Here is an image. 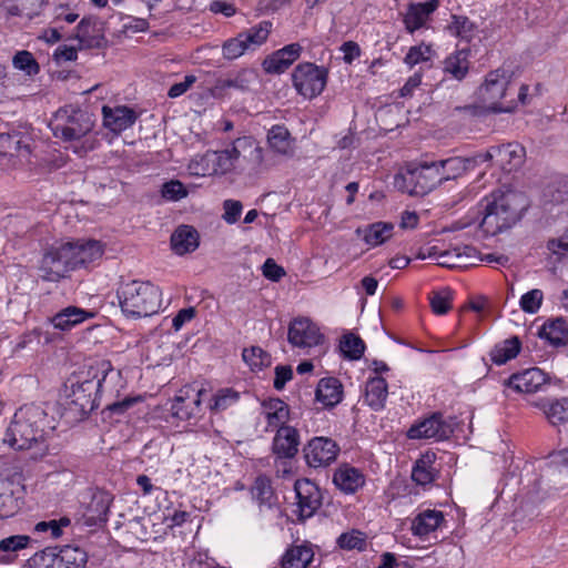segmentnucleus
I'll list each match as a JSON object with an SVG mask.
<instances>
[{
  "instance_id": "1",
  "label": "nucleus",
  "mask_w": 568,
  "mask_h": 568,
  "mask_svg": "<svg viewBox=\"0 0 568 568\" xmlns=\"http://www.w3.org/2000/svg\"><path fill=\"white\" fill-rule=\"evenodd\" d=\"M483 202L485 205L480 229L487 235H496L511 227L527 207L524 194L514 190L494 191Z\"/></svg>"
},
{
  "instance_id": "2",
  "label": "nucleus",
  "mask_w": 568,
  "mask_h": 568,
  "mask_svg": "<svg viewBox=\"0 0 568 568\" xmlns=\"http://www.w3.org/2000/svg\"><path fill=\"white\" fill-rule=\"evenodd\" d=\"M116 296L123 314L132 318L156 314L162 306L160 288L149 281L122 282L116 290Z\"/></svg>"
},
{
  "instance_id": "3",
  "label": "nucleus",
  "mask_w": 568,
  "mask_h": 568,
  "mask_svg": "<svg viewBox=\"0 0 568 568\" xmlns=\"http://www.w3.org/2000/svg\"><path fill=\"white\" fill-rule=\"evenodd\" d=\"M49 128L57 139L64 142L80 141L92 131L94 120L88 111L67 104L53 113Z\"/></svg>"
},
{
  "instance_id": "4",
  "label": "nucleus",
  "mask_w": 568,
  "mask_h": 568,
  "mask_svg": "<svg viewBox=\"0 0 568 568\" xmlns=\"http://www.w3.org/2000/svg\"><path fill=\"white\" fill-rule=\"evenodd\" d=\"M435 162L409 163L395 176V185L410 195H425L442 184V175Z\"/></svg>"
},
{
  "instance_id": "5",
  "label": "nucleus",
  "mask_w": 568,
  "mask_h": 568,
  "mask_svg": "<svg viewBox=\"0 0 568 568\" xmlns=\"http://www.w3.org/2000/svg\"><path fill=\"white\" fill-rule=\"evenodd\" d=\"M513 73L504 68L490 71L478 90L484 106L493 112H513L517 103L514 100L503 101L507 94Z\"/></svg>"
},
{
  "instance_id": "6",
  "label": "nucleus",
  "mask_w": 568,
  "mask_h": 568,
  "mask_svg": "<svg viewBox=\"0 0 568 568\" xmlns=\"http://www.w3.org/2000/svg\"><path fill=\"white\" fill-rule=\"evenodd\" d=\"M120 376V371L110 368L102 378H87L74 382L70 381V389L67 394L70 399V404L73 405L80 414H89L97 406V396L103 385L119 378Z\"/></svg>"
},
{
  "instance_id": "7",
  "label": "nucleus",
  "mask_w": 568,
  "mask_h": 568,
  "mask_svg": "<svg viewBox=\"0 0 568 568\" xmlns=\"http://www.w3.org/2000/svg\"><path fill=\"white\" fill-rule=\"evenodd\" d=\"M293 84L300 94L313 99L322 93L327 81V71L313 63L298 64L293 74Z\"/></svg>"
},
{
  "instance_id": "8",
  "label": "nucleus",
  "mask_w": 568,
  "mask_h": 568,
  "mask_svg": "<svg viewBox=\"0 0 568 568\" xmlns=\"http://www.w3.org/2000/svg\"><path fill=\"white\" fill-rule=\"evenodd\" d=\"M71 242L49 248L40 263V276L44 281L55 282L74 270L71 257Z\"/></svg>"
},
{
  "instance_id": "9",
  "label": "nucleus",
  "mask_w": 568,
  "mask_h": 568,
  "mask_svg": "<svg viewBox=\"0 0 568 568\" xmlns=\"http://www.w3.org/2000/svg\"><path fill=\"white\" fill-rule=\"evenodd\" d=\"M207 395L204 388L185 385L175 396L172 405L173 414L181 420L196 416L201 412L203 398Z\"/></svg>"
},
{
  "instance_id": "10",
  "label": "nucleus",
  "mask_w": 568,
  "mask_h": 568,
  "mask_svg": "<svg viewBox=\"0 0 568 568\" xmlns=\"http://www.w3.org/2000/svg\"><path fill=\"white\" fill-rule=\"evenodd\" d=\"M287 338L294 347L311 348L322 344L324 336L311 320L298 317L291 322Z\"/></svg>"
},
{
  "instance_id": "11",
  "label": "nucleus",
  "mask_w": 568,
  "mask_h": 568,
  "mask_svg": "<svg viewBox=\"0 0 568 568\" xmlns=\"http://www.w3.org/2000/svg\"><path fill=\"white\" fill-rule=\"evenodd\" d=\"M338 452V445L328 437H315L304 449L307 465L314 468L328 466L336 459Z\"/></svg>"
},
{
  "instance_id": "12",
  "label": "nucleus",
  "mask_w": 568,
  "mask_h": 568,
  "mask_svg": "<svg viewBox=\"0 0 568 568\" xmlns=\"http://www.w3.org/2000/svg\"><path fill=\"white\" fill-rule=\"evenodd\" d=\"M294 490L296 494L300 517H312L322 504V496L318 487L310 479L303 478L295 481Z\"/></svg>"
},
{
  "instance_id": "13",
  "label": "nucleus",
  "mask_w": 568,
  "mask_h": 568,
  "mask_svg": "<svg viewBox=\"0 0 568 568\" xmlns=\"http://www.w3.org/2000/svg\"><path fill=\"white\" fill-rule=\"evenodd\" d=\"M74 39L79 42V49H99L106 44L103 26L92 19H82L77 26Z\"/></svg>"
},
{
  "instance_id": "14",
  "label": "nucleus",
  "mask_w": 568,
  "mask_h": 568,
  "mask_svg": "<svg viewBox=\"0 0 568 568\" xmlns=\"http://www.w3.org/2000/svg\"><path fill=\"white\" fill-rule=\"evenodd\" d=\"M439 0H429L427 2H410L406 12L403 14L405 29L409 33L426 26L432 13L438 8Z\"/></svg>"
},
{
  "instance_id": "15",
  "label": "nucleus",
  "mask_w": 568,
  "mask_h": 568,
  "mask_svg": "<svg viewBox=\"0 0 568 568\" xmlns=\"http://www.w3.org/2000/svg\"><path fill=\"white\" fill-rule=\"evenodd\" d=\"M38 428H6L1 437L3 444L16 450H26L43 445Z\"/></svg>"
},
{
  "instance_id": "16",
  "label": "nucleus",
  "mask_w": 568,
  "mask_h": 568,
  "mask_svg": "<svg viewBox=\"0 0 568 568\" xmlns=\"http://www.w3.org/2000/svg\"><path fill=\"white\" fill-rule=\"evenodd\" d=\"M102 113L104 126L114 133H121L131 128L138 119L135 111L125 105L114 108L104 105Z\"/></svg>"
},
{
  "instance_id": "17",
  "label": "nucleus",
  "mask_w": 568,
  "mask_h": 568,
  "mask_svg": "<svg viewBox=\"0 0 568 568\" xmlns=\"http://www.w3.org/2000/svg\"><path fill=\"white\" fill-rule=\"evenodd\" d=\"M302 47L291 43L267 57L263 67L267 73H282L287 70L301 55Z\"/></svg>"
},
{
  "instance_id": "18",
  "label": "nucleus",
  "mask_w": 568,
  "mask_h": 568,
  "mask_svg": "<svg viewBox=\"0 0 568 568\" xmlns=\"http://www.w3.org/2000/svg\"><path fill=\"white\" fill-rule=\"evenodd\" d=\"M445 523L443 511L436 509H424L412 519L410 531L414 536L425 538L436 531Z\"/></svg>"
},
{
  "instance_id": "19",
  "label": "nucleus",
  "mask_w": 568,
  "mask_h": 568,
  "mask_svg": "<svg viewBox=\"0 0 568 568\" xmlns=\"http://www.w3.org/2000/svg\"><path fill=\"white\" fill-rule=\"evenodd\" d=\"M71 257L73 267L85 266L100 260L104 253L103 244L97 240L78 241L71 243Z\"/></svg>"
},
{
  "instance_id": "20",
  "label": "nucleus",
  "mask_w": 568,
  "mask_h": 568,
  "mask_svg": "<svg viewBox=\"0 0 568 568\" xmlns=\"http://www.w3.org/2000/svg\"><path fill=\"white\" fill-rule=\"evenodd\" d=\"M365 475L357 468L343 464L333 475L334 485L344 494H354L365 485Z\"/></svg>"
},
{
  "instance_id": "21",
  "label": "nucleus",
  "mask_w": 568,
  "mask_h": 568,
  "mask_svg": "<svg viewBox=\"0 0 568 568\" xmlns=\"http://www.w3.org/2000/svg\"><path fill=\"white\" fill-rule=\"evenodd\" d=\"M546 383L545 373L537 367L524 371L523 373L513 374L507 385L519 393H535Z\"/></svg>"
},
{
  "instance_id": "22",
  "label": "nucleus",
  "mask_w": 568,
  "mask_h": 568,
  "mask_svg": "<svg viewBox=\"0 0 568 568\" xmlns=\"http://www.w3.org/2000/svg\"><path fill=\"white\" fill-rule=\"evenodd\" d=\"M497 163L506 172L519 169L525 161L526 150L518 143L496 146Z\"/></svg>"
},
{
  "instance_id": "23",
  "label": "nucleus",
  "mask_w": 568,
  "mask_h": 568,
  "mask_svg": "<svg viewBox=\"0 0 568 568\" xmlns=\"http://www.w3.org/2000/svg\"><path fill=\"white\" fill-rule=\"evenodd\" d=\"M394 225L387 222H376L365 227H358L355 233L368 246L382 245L393 236Z\"/></svg>"
},
{
  "instance_id": "24",
  "label": "nucleus",
  "mask_w": 568,
  "mask_h": 568,
  "mask_svg": "<svg viewBox=\"0 0 568 568\" xmlns=\"http://www.w3.org/2000/svg\"><path fill=\"white\" fill-rule=\"evenodd\" d=\"M300 445V436L296 428H277L273 440V452L280 457H293Z\"/></svg>"
},
{
  "instance_id": "25",
  "label": "nucleus",
  "mask_w": 568,
  "mask_h": 568,
  "mask_svg": "<svg viewBox=\"0 0 568 568\" xmlns=\"http://www.w3.org/2000/svg\"><path fill=\"white\" fill-rule=\"evenodd\" d=\"M171 246L179 255L193 252L199 246L197 231L190 225L179 226L171 236Z\"/></svg>"
},
{
  "instance_id": "26",
  "label": "nucleus",
  "mask_w": 568,
  "mask_h": 568,
  "mask_svg": "<svg viewBox=\"0 0 568 568\" xmlns=\"http://www.w3.org/2000/svg\"><path fill=\"white\" fill-rule=\"evenodd\" d=\"M315 396L325 407H333L342 400L343 386L337 378H322L317 384Z\"/></svg>"
},
{
  "instance_id": "27",
  "label": "nucleus",
  "mask_w": 568,
  "mask_h": 568,
  "mask_svg": "<svg viewBox=\"0 0 568 568\" xmlns=\"http://www.w3.org/2000/svg\"><path fill=\"white\" fill-rule=\"evenodd\" d=\"M93 313H90L83 308L77 306H69L55 314L51 322L55 328L61 331H68L77 324L82 323L89 317H92Z\"/></svg>"
},
{
  "instance_id": "28",
  "label": "nucleus",
  "mask_w": 568,
  "mask_h": 568,
  "mask_svg": "<svg viewBox=\"0 0 568 568\" xmlns=\"http://www.w3.org/2000/svg\"><path fill=\"white\" fill-rule=\"evenodd\" d=\"M539 336L547 339L552 346L566 345L568 341L567 322L558 317L545 323L539 331Z\"/></svg>"
},
{
  "instance_id": "29",
  "label": "nucleus",
  "mask_w": 568,
  "mask_h": 568,
  "mask_svg": "<svg viewBox=\"0 0 568 568\" xmlns=\"http://www.w3.org/2000/svg\"><path fill=\"white\" fill-rule=\"evenodd\" d=\"M314 551L311 546L296 545L286 550L282 558L283 568H307L313 560Z\"/></svg>"
},
{
  "instance_id": "30",
  "label": "nucleus",
  "mask_w": 568,
  "mask_h": 568,
  "mask_svg": "<svg viewBox=\"0 0 568 568\" xmlns=\"http://www.w3.org/2000/svg\"><path fill=\"white\" fill-rule=\"evenodd\" d=\"M234 143L237 160L242 156L247 160L253 168L262 164L263 150L252 136L237 138Z\"/></svg>"
},
{
  "instance_id": "31",
  "label": "nucleus",
  "mask_w": 568,
  "mask_h": 568,
  "mask_svg": "<svg viewBox=\"0 0 568 568\" xmlns=\"http://www.w3.org/2000/svg\"><path fill=\"white\" fill-rule=\"evenodd\" d=\"M387 398V383L382 377L371 378L365 387V403L375 410L384 407Z\"/></svg>"
},
{
  "instance_id": "32",
  "label": "nucleus",
  "mask_w": 568,
  "mask_h": 568,
  "mask_svg": "<svg viewBox=\"0 0 568 568\" xmlns=\"http://www.w3.org/2000/svg\"><path fill=\"white\" fill-rule=\"evenodd\" d=\"M263 415L268 426H285L290 419L287 404L278 398L263 403Z\"/></svg>"
},
{
  "instance_id": "33",
  "label": "nucleus",
  "mask_w": 568,
  "mask_h": 568,
  "mask_svg": "<svg viewBox=\"0 0 568 568\" xmlns=\"http://www.w3.org/2000/svg\"><path fill=\"white\" fill-rule=\"evenodd\" d=\"M267 141L276 153L288 155L293 152V139L284 125H273L268 131Z\"/></svg>"
},
{
  "instance_id": "34",
  "label": "nucleus",
  "mask_w": 568,
  "mask_h": 568,
  "mask_svg": "<svg viewBox=\"0 0 568 568\" xmlns=\"http://www.w3.org/2000/svg\"><path fill=\"white\" fill-rule=\"evenodd\" d=\"M469 51L468 50H459L444 61V72L446 74H450L454 79L460 81L463 80L469 69Z\"/></svg>"
},
{
  "instance_id": "35",
  "label": "nucleus",
  "mask_w": 568,
  "mask_h": 568,
  "mask_svg": "<svg viewBox=\"0 0 568 568\" xmlns=\"http://www.w3.org/2000/svg\"><path fill=\"white\" fill-rule=\"evenodd\" d=\"M520 346L521 343L516 336L505 339L491 349L490 359L496 365H503L518 355Z\"/></svg>"
},
{
  "instance_id": "36",
  "label": "nucleus",
  "mask_w": 568,
  "mask_h": 568,
  "mask_svg": "<svg viewBox=\"0 0 568 568\" xmlns=\"http://www.w3.org/2000/svg\"><path fill=\"white\" fill-rule=\"evenodd\" d=\"M214 175H224L235 169L237 154L235 152V143L233 142L232 149L223 151H210Z\"/></svg>"
},
{
  "instance_id": "37",
  "label": "nucleus",
  "mask_w": 568,
  "mask_h": 568,
  "mask_svg": "<svg viewBox=\"0 0 568 568\" xmlns=\"http://www.w3.org/2000/svg\"><path fill=\"white\" fill-rule=\"evenodd\" d=\"M469 163V159H463L459 156L436 161V164L439 166L438 171L442 175L443 182L460 176L467 171Z\"/></svg>"
},
{
  "instance_id": "38",
  "label": "nucleus",
  "mask_w": 568,
  "mask_h": 568,
  "mask_svg": "<svg viewBox=\"0 0 568 568\" xmlns=\"http://www.w3.org/2000/svg\"><path fill=\"white\" fill-rule=\"evenodd\" d=\"M273 28V23L268 20L261 21L258 24L253 26L252 28L241 32L248 49L254 50L261 47L266 42L271 31Z\"/></svg>"
},
{
  "instance_id": "39",
  "label": "nucleus",
  "mask_w": 568,
  "mask_h": 568,
  "mask_svg": "<svg viewBox=\"0 0 568 568\" xmlns=\"http://www.w3.org/2000/svg\"><path fill=\"white\" fill-rule=\"evenodd\" d=\"M59 554L63 568H84L88 562V554L78 546L67 545Z\"/></svg>"
},
{
  "instance_id": "40",
  "label": "nucleus",
  "mask_w": 568,
  "mask_h": 568,
  "mask_svg": "<svg viewBox=\"0 0 568 568\" xmlns=\"http://www.w3.org/2000/svg\"><path fill=\"white\" fill-rule=\"evenodd\" d=\"M18 509V501L13 497L12 484L0 478V518L12 516Z\"/></svg>"
},
{
  "instance_id": "41",
  "label": "nucleus",
  "mask_w": 568,
  "mask_h": 568,
  "mask_svg": "<svg viewBox=\"0 0 568 568\" xmlns=\"http://www.w3.org/2000/svg\"><path fill=\"white\" fill-rule=\"evenodd\" d=\"M255 80V72L252 70H242L234 78L222 79L216 82V89H237L245 91L250 84Z\"/></svg>"
},
{
  "instance_id": "42",
  "label": "nucleus",
  "mask_w": 568,
  "mask_h": 568,
  "mask_svg": "<svg viewBox=\"0 0 568 568\" xmlns=\"http://www.w3.org/2000/svg\"><path fill=\"white\" fill-rule=\"evenodd\" d=\"M45 417L44 410L37 405H24L14 414V423L36 426L43 423Z\"/></svg>"
},
{
  "instance_id": "43",
  "label": "nucleus",
  "mask_w": 568,
  "mask_h": 568,
  "mask_svg": "<svg viewBox=\"0 0 568 568\" xmlns=\"http://www.w3.org/2000/svg\"><path fill=\"white\" fill-rule=\"evenodd\" d=\"M341 352L349 359H359L364 353L365 344L361 337L353 333L345 334L339 344Z\"/></svg>"
},
{
  "instance_id": "44",
  "label": "nucleus",
  "mask_w": 568,
  "mask_h": 568,
  "mask_svg": "<svg viewBox=\"0 0 568 568\" xmlns=\"http://www.w3.org/2000/svg\"><path fill=\"white\" fill-rule=\"evenodd\" d=\"M12 64L14 69L23 71L29 77H33L40 71V65L33 54L27 50L18 51L13 55Z\"/></svg>"
},
{
  "instance_id": "45",
  "label": "nucleus",
  "mask_w": 568,
  "mask_h": 568,
  "mask_svg": "<svg viewBox=\"0 0 568 568\" xmlns=\"http://www.w3.org/2000/svg\"><path fill=\"white\" fill-rule=\"evenodd\" d=\"M187 171L191 175L194 176H210L214 175V169L212 164V159L210 156V151L204 154H197L191 159L187 164Z\"/></svg>"
},
{
  "instance_id": "46",
  "label": "nucleus",
  "mask_w": 568,
  "mask_h": 568,
  "mask_svg": "<svg viewBox=\"0 0 568 568\" xmlns=\"http://www.w3.org/2000/svg\"><path fill=\"white\" fill-rule=\"evenodd\" d=\"M242 357L252 369H261L271 363L270 355L258 346L244 348Z\"/></svg>"
},
{
  "instance_id": "47",
  "label": "nucleus",
  "mask_w": 568,
  "mask_h": 568,
  "mask_svg": "<svg viewBox=\"0 0 568 568\" xmlns=\"http://www.w3.org/2000/svg\"><path fill=\"white\" fill-rule=\"evenodd\" d=\"M545 413L551 424L567 423L568 422V397L556 399L551 402Z\"/></svg>"
},
{
  "instance_id": "48",
  "label": "nucleus",
  "mask_w": 568,
  "mask_h": 568,
  "mask_svg": "<svg viewBox=\"0 0 568 568\" xmlns=\"http://www.w3.org/2000/svg\"><path fill=\"white\" fill-rule=\"evenodd\" d=\"M248 49L242 33L226 40L222 45L223 57L227 60H234L243 55Z\"/></svg>"
},
{
  "instance_id": "49",
  "label": "nucleus",
  "mask_w": 568,
  "mask_h": 568,
  "mask_svg": "<svg viewBox=\"0 0 568 568\" xmlns=\"http://www.w3.org/2000/svg\"><path fill=\"white\" fill-rule=\"evenodd\" d=\"M36 568H63L59 550L44 549L32 557Z\"/></svg>"
},
{
  "instance_id": "50",
  "label": "nucleus",
  "mask_w": 568,
  "mask_h": 568,
  "mask_svg": "<svg viewBox=\"0 0 568 568\" xmlns=\"http://www.w3.org/2000/svg\"><path fill=\"white\" fill-rule=\"evenodd\" d=\"M449 30L456 37L468 41L474 34L475 26L467 17L453 16Z\"/></svg>"
},
{
  "instance_id": "51",
  "label": "nucleus",
  "mask_w": 568,
  "mask_h": 568,
  "mask_svg": "<svg viewBox=\"0 0 568 568\" xmlns=\"http://www.w3.org/2000/svg\"><path fill=\"white\" fill-rule=\"evenodd\" d=\"M435 475L428 460L419 459L412 470V479L420 486L429 485L434 481Z\"/></svg>"
},
{
  "instance_id": "52",
  "label": "nucleus",
  "mask_w": 568,
  "mask_h": 568,
  "mask_svg": "<svg viewBox=\"0 0 568 568\" xmlns=\"http://www.w3.org/2000/svg\"><path fill=\"white\" fill-rule=\"evenodd\" d=\"M239 399V393L224 388L219 390L212 398V403L210 404V409L215 412H221L236 403Z\"/></svg>"
},
{
  "instance_id": "53",
  "label": "nucleus",
  "mask_w": 568,
  "mask_h": 568,
  "mask_svg": "<svg viewBox=\"0 0 568 568\" xmlns=\"http://www.w3.org/2000/svg\"><path fill=\"white\" fill-rule=\"evenodd\" d=\"M453 433V428H408L407 437L416 438H434L435 440H444Z\"/></svg>"
},
{
  "instance_id": "54",
  "label": "nucleus",
  "mask_w": 568,
  "mask_h": 568,
  "mask_svg": "<svg viewBox=\"0 0 568 568\" xmlns=\"http://www.w3.org/2000/svg\"><path fill=\"white\" fill-rule=\"evenodd\" d=\"M93 507L95 508L93 514H85V524L88 526H93L100 523H105L108 519L109 505L104 498L94 497L90 505V509Z\"/></svg>"
},
{
  "instance_id": "55",
  "label": "nucleus",
  "mask_w": 568,
  "mask_h": 568,
  "mask_svg": "<svg viewBox=\"0 0 568 568\" xmlns=\"http://www.w3.org/2000/svg\"><path fill=\"white\" fill-rule=\"evenodd\" d=\"M337 544L341 548L352 550V549H363L365 547L366 540L365 535L359 530H351L342 534Z\"/></svg>"
},
{
  "instance_id": "56",
  "label": "nucleus",
  "mask_w": 568,
  "mask_h": 568,
  "mask_svg": "<svg viewBox=\"0 0 568 568\" xmlns=\"http://www.w3.org/2000/svg\"><path fill=\"white\" fill-rule=\"evenodd\" d=\"M544 294L540 290L535 288L525 293L520 298V307L524 312L535 314L541 306Z\"/></svg>"
},
{
  "instance_id": "57",
  "label": "nucleus",
  "mask_w": 568,
  "mask_h": 568,
  "mask_svg": "<svg viewBox=\"0 0 568 568\" xmlns=\"http://www.w3.org/2000/svg\"><path fill=\"white\" fill-rule=\"evenodd\" d=\"M161 194L165 200L180 201L187 196V190L182 182L172 180L163 184Z\"/></svg>"
},
{
  "instance_id": "58",
  "label": "nucleus",
  "mask_w": 568,
  "mask_h": 568,
  "mask_svg": "<svg viewBox=\"0 0 568 568\" xmlns=\"http://www.w3.org/2000/svg\"><path fill=\"white\" fill-rule=\"evenodd\" d=\"M30 537L27 535H14L0 540V552H17L27 548Z\"/></svg>"
},
{
  "instance_id": "59",
  "label": "nucleus",
  "mask_w": 568,
  "mask_h": 568,
  "mask_svg": "<svg viewBox=\"0 0 568 568\" xmlns=\"http://www.w3.org/2000/svg\"><path fill=\"white\" fill-rule=\"evenodd\" d=\"M430 306L435 314H446L452 308V292L446 290L435 293L430 298Z\"/></svg>"
},
{
  "instance_id": "60",
  "label": "nucleus",
  "mask_w": 568,
  "mask_h": 568,
  "mask_svg": "<svg viewBox=\"0 0 568 568\" xmlns=\"http://www.w3.org/2000/svg\"><path fill=\"white\" fill-rule=\"evenodd\" d=\"M432 54V49L429 45H415L409 49L405 57V62L413 67L419 62L429 60Z\"/></svg>"
},
{
  "instance_id": "61",
  "label": "nucleus",
  "mask_w": 568,
  "mask_h": 568,
  "mask_svg": "<svg viewBox=\"0 0 568 568\" xmlns=\"http://www.w3.org/2000/svg\"><path fill=\"white\" fill-rule=\"evenodd\" d=\"M459 251L454 247L440 252L436 256L437 264L444 267H462Z\"/></svg>"
},
{
  "instance_id": "62",
  "label": "nucleus",
  "mask_w": 568,
  "mask_h": 568,
  "mask_svg": "<svg viewBox=\"0 0 568 568\" xmlns=\"http://www.w3.org/2000/svg\"><path fill=\"white\" fill-rule=\"evenodd\" d=\"M224 214L223 220L229 224H234L242 212V203L236 200H225L223 203Z\"/></svg>"
},
{
  "instance_id": "63",
  "label": "nucleus",
  "mask_w": 568,
  "mask_h": 568,
  "mask_svg": "<svg viewBox=\"0 0 568 568\" xmlns=\"http://www.w3.org/2000/svg\"><path fill=\"white\" fill-rule=\"evenodd\" d=\"M263 275L274 282L280 281L284 275L285 271L282 266L277 265L273 258H267L262 267Z\"/></svg>"
},
{
  "instance_id": "64",
  "label": "nucleus",
  "mask_w": 568,
  "mask_h": 568,
  "mask_svg": "<svg viewBox=\"0 0 568 568\" xmlns=\"http://www.w3.org/2000/svg\"><path fill=\"white\" fill-rule=\"evenodd\" d=\"M547 248L555 255H564L568 252V229L559 239L549 240Z\"/></svg>"
}]
</instances>
